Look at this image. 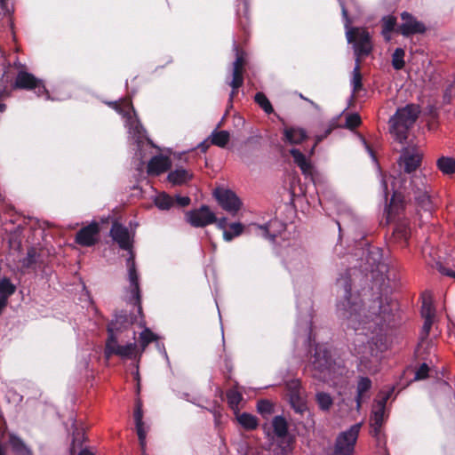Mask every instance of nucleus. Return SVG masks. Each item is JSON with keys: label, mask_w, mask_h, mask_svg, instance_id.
<instances>
[{"label": "nucleus", "mask_w": 455, "mask_h": 455, "mask_svg": "<svg viewBox=\"0 0 455 455\" xmlns=\"http://www.w3.org/2000/svg\"><path fill=\"white\" fill-rule=\"evenodd\" d=\"M341 297L337 303V314L348 329L355 331L352 351L359 359L358 369L375 374L379 371V352L383 347V326L390 321L396 307L381 297L367 307L358 293L352 292L350 270L337 280Z\"/></svg>", "instance_id": "1"}, {"label": "nucleus", "mask_w": 455, "mask_h": 455, "mask_svg": "<svg viewBox=\"0 0 455 455\" xmlns=\"http://www.w3.org/2000/svg\"><path fill=\"white\" fill-rule=\"evenodd\" d=\"M422 153L414 148H404L397 161L399 173L397 176H392L391 190L393 196L387 212L388 222L395 220V217L399 211L403 209L402 204H397L399 198L398 191L412 192L415 201L420 210L430 216L433 211V205L428 195L429 187L427 183V177L419 171L421 164Z\"/></svg>", "instance_id": "2"}, {"label": "nucleus", "mask_w": 455, "mask_h": 455, "mask_svg": "<svg viewBox=\"0 0 455 455\" xmlns=\"http://www.w3.org/2000/svg\"><path fill=\"white\" fill-rule=\"evenodd\" d=\"M130 321L125 315H116L108 326V338L106 342L107 357L113 355L124 359L140 358L147 346L156 339V335L148 329L140 334L139 346L135 342V331H129Z\"/></svg>", "instance_id": "3"}, {"label": "nucleus", "mask_w": 455, "mask_h": 455, "mask_svg": "<svg viewBox=\"0 0 455 455\" xmlns=\"http://www.w3.org/2000/svg\"><path fill=\"white\" fill-rule=\"evenodd\" d=\"M110 236L118 243L121 249L131 251L132 235L126 227L118 222H114L110 229ZM126 266L128 268L131 298L134 300V303H139L140 299L139 275L136 270L134 255L132 251H130V257L127 259Z\"/></svg>", "instance_id": "4"}, {"label": "nucleus", "mask_w": 455, "mask_h": 455, "mask_svg": "<svg viewBox=\"0 0 455 455\" xmlns=\"http://www.w3.org/2000/svg\"><path fill=\"white\" fill-rule=\"evenodd\" d=\"M342 16L345 20L346 37L349 44H353L355 55L356 59L367 56L372 50L371 36L364 28L350 27L351 20L348 17V8L350 5H355V0H339Z\"/></svg>", "instance_id": "5"}, {"label": "nucleus", "mask_w": 455, "mask_h": 455, "mask_svg": "<svg viewBox=\"0 0 455 455\" xmlns=\"http://www.w3.org/2000/svg\"><path fill=\"white\" fill-rule=\"evenodd\" d=\"M109 105L125 118V126L128 129L129 136L137 144L139 150L145 142L150 143L149 139L146 136L145 129L137 119L135 110L129 99L111 102Z\"/></svg>", "instance_id": "6"}, {"label": "nucleus", "mask_w": 455, "mask_h": 455, "mask_svg": "<svg viewBox=\"0 0 455 455\" xmlns=\"http://www.w3.org/2000/svg\"><path fill=\"white\" fill-rule=\"evenodd\" d=\"M310 371L314 378L324 382L333 380L336 364L332 363L330 351L325 345H317L310 361Z\"/></svg>", "instance_id": "7"}, {"label": "nucleus", "mask_w": 455, "mask_h": 455, "mask_svg": "<svg viewBox=\"0 0 455 455\" xmlns=\"http://www.w3.org/2000/svg\"><path fill=\"white\" fill-rule=\"evenodd\" d=\"M418 108L414 105H407L397 109L396 113L389 121V130L395 139L403 143L407 139L409 129L413 125L418 117Z\"/></svg>", "instance_id": "8"}, {"label": "nucleus", "mask_w": 455, "mask_h": 455, "mask_svg": "<svg viewBox=\"0 0 455 455\" xmlns=\"http://www.w3.org/2000/svg\"><path fill=\"white\" fill-rule=\"evenodd\" d=\"M289 401L294 411L306 418L304 425L306 427L312 428L315 426L313 415L309 411L304 391L301 390L299 379H291L286 383Z\"/></svg>", "instance_id": "9"}, {"label": "nucleus", "mask_w": 455, "mask_h": 455, "mask_svg": "<svg viewBox=\"0 0 455 455\" xmlns=\"http://www.w3.org/2000/svg\"><path fill=\"white\" fill-rule=\"evenodd\" d=\"M362 424L357 423L341 432L336 438L333 455H353Z\"/></svg>", "instance_id": "10"}, {"label": "nucleus", "mask_w": 455, "mask_h": 455, "mask_svg": "<svg viewBox=\"0 0 455 455\" xmlns=\"http://www.w3.org/2000/svg\"><path fill=\"white\" fill-rule=\"evenodd\" d=\"M14 86L19 89L34 90L38 97L45 95L50 99L48 91L42 80L37 79L32 74L26 71H20L17 75Z\"/></svg>", "instance_id": "11"}, {"label": "nucleus", "mask_w": 455, "mask_h": 455, "mask_svg": "<svg viewBox=\"0 0 455 455\" xmlns=\"http://www.w3.org/2000/svg\"><path fill=\"white\" fill-rule=\"evenodd\" d=\"M213 195L221 208L232 216H235L242 207L239 197L229 189L216 188Z\"/></svg>", "instance_id": "12"}, {"label": "nucleus", "mask_w": 455, "mask_h": 455, "mask_svg": "<svg viewBox=\"0 0 455 455\" xmlns=\"http://www.w3.org/2000/svg\"><path fill=\"white\" fill-rule=\"evenodd\" d=\"M389 397V395H386L381 399L377 400L372 409L371 415V435L378 439L379 442L381 440V427L385 420V410L386 403Z\"/></svg>", "instance_id": "13"}, {"label": "nucleus", "mask_w": 455, "mask_h": 455, "mask_svg": "<svg viewBox=\"0 0 455 455\" xmlns=\"http://www.w3.org/2000/svg\"><path fill=\"white\" fill-rule=\"evenodd\" d=\"M187 221L193 227L203 228L216 221V215L206 205L187 212Z\"/></svg>", "instance_id": "14"}, {"label": "nucleus", "mask_w": 455, "mask_h": 455, "mask_svg": "<svg viewBox=\"0 0 455 455\" xmlns=\"http://www.w3.org/2000/svg\"><path fill=\"white\" fill-rule=\"evenodd\" d=\"M366 264L373 275L375 272L384 275L387 272L388 267L383 259V251L379 247H370L367 249Z\"/></svg>", "instance_id": "15"}, {"label": "nucleus", "mask_w": 455, "mask_h": 455, "mask_svg": "<svg viewBox=\"0 0 455 455\" xmlns=\"http://www.w3.org/2000/svg\"><path fill=\"white\" fill-rule=\"evenodd\" d=\"M100 227L97 222H92L82 228L76 235V243L81 246L90 247L98 241Z\"/></svg>", "instance_id": "16"}, {"label": "nucleus", "mask_w": 455, "mask_h": 455, "mask_svg": "<svg viewBox=\"0 0 455 455\" xmlns=\"http://www.w3.org/2000/svg\"><path fill=\"white\" fill-rule=\"evenodd\" d=\"M403 23L398 27L397 31L403 36L414 34L424 33L426 28L423 23L418 21L412 15L404 12L401 15Z\"/></svg>", "instance_id": "17"}, {"label": "nucleus", "mask_w": 455, "mask_h": 455, "mask_svg": "<svg viewBox=\"0 0 455 455\" xmlns=\"http://www.w3.org/2000/svg\"><path fill=\"white\" fill-rule=\"evenodd\" d=\"M256 228L255 233L264 238L274 241L275 238L284 229V224L278 220H271L265 225H253Z\"/></svg>", "instance_id": "18"}, {"label": "nucleus", "mask_w": 455, "mask_h": 455, "mask_svg": "<svg viewBox=\"0 0 455 455\" xmlns=\"http://www.w3.org/2000/svg\"><path fill=\"white\" fill-rule=\"evenodd\" d=\"M235 50H237L236 45L235 44ZM238 52V51H236ZM244 60L243 56L236 52L235 60L233 63V78L229 83V85L232 87V92L230 93V99H232L237 92V89L242 86L243 83V69Z\"/></svg>", "instance_id": "19"}, {"label": "nucleus", "mask_w": 455, "mask_h": 455, "mask_svg": "<svg viewBox=\"0 0 455 455\" xmlns=\"http://www.w3.org/2000/svg\"><path fill=\"white\" fill-rule=\"evenodd\" d=\"M307 138L305 129L299 126H284L283 129V140L290 145H299Z\"/></svg>", "instance_id": "20"}, {"label": "nucleus", "mask_w": 455, "mask_h": 455, "mask_svg": "<svg viewBox=\"0 0 455 455\" xmlns=\"http://www.w3.org/2000/svg\"><path fill=\"white\" fill-rule=\"evenodd\" d=\"M169 157L159 155L152 157L148 164V173L152 176H158L171 167Z\"/></svg>", "instance_id": "21"}, {"label": "nucleus", "mask_w": 455, "mask_h": 455, "mask_svg": "<svg viewBox=\"0 0 455 455\" xmlns=\"http://www.w3.org/2000/svg\"><path fill=\"white\" fill-rule=\"evenodd\" d=\"M290 153L294 163L298 167H299L302 174L313 179L314 167L310 160H308L306 156L297 148L291 149Z\"/></svg>", "instance_id": "22"}, {"label": "nucleus", "mask_w": 455, "mask_h": 455, "mask_svg": "<svg viewBox=\"0 0 455 455\" xmlns=\"http://www.w3.org/2000/svg\"><path fill=\"white\" fill-rule=\"evenodd\" d=\"M421 315L424 319H435V309L433 306L432 295L425 291L422 296Z\"/></svg>", "instance_id": "23"}, {"label": "nucleus", "mask_w": 455, "mask_h": 455, "mask_svg": "<svg viewBox=\"0 0 455 455\" xmlns=\"http://www.w3.org/2000/svg\"><path fill=\"white\" fill-rule=\"evenodd\" d=\"M191 178H192V174L188 171H187L183 168H177L176 170L172 171L168 174V180L172 185L184 184L187 181H188Z\"/></svg>", "instance_id": "24"}, {"label": "nucleus", "mask_w": 455, "mask_h": 455, "mask_svg": "<svg viewBox=\"0 0 455 455\" xmlns=\"http://www.w3.org/2000/svg\"><path fill=\"white\" fill-rule=\"evenodd\" d=\"M235 414L236 416V420L244 429L254 430L257 428L259 422L254 415L247 412L240 413L239 411Z\"/></svg>", "instance_id": "25"}, {"label": "nucleus", "mask_w": 455, "mask_h": 455, "mask_svg": "<svg viewBox=\"0 0 455 455\" xmlns=\"http://www.w3.org/2000/svg\"><path fill=\"white\" fill-rule=\"evenodd\" d=\"M439 171L444 175H452L455 173V158L450 156H441L436 161Z\"/></svg>", "instance_id": "26"}, {"label": "nucleus", "mask_w": 455, "mask_h": 455, "mask_svg": "<svg viewBox=\"0 0 455 455\" xmlns=\"http://www.w3.org/2000/svg\"><path fill=\"white\" fill-rule=\"evenodd\" d=\"M371 387V381L367 377H360L358 383H357V388H356V405L359 409L362 403V401L363 399L364 394L368 392Z\"/></svg>", "instance_id": "27"}, {"label": "nucleus", "mask_w": 455, "mask_h": 455, "mask_svg": "<svg viewBox=\"0 0 455 455\" xmlns=\"http://www.w3.org/2000/svg\"><path fill=\"white\" fill-rule=\"evenodd\" d=\"M9 443L15 455H31L30 449L15 435H10Z\"/></svg>", "instance_id": "28"}, {"label": "nucleus", "mask_w": 455, "mask_h": 455, "mask_svg": "<svg viewBox=\"0 0 455 455\" xmlns=\"http://www.w3.org/2000/svg\"><path fill=\"white\" fill-rule=\"evenodd\" d=\"M394 237L397 241L404 242L406 243L410 237L411 235V228L408 225V222L405 220L397 222L395 224V229H394Z\"/></svg>", "instance_id": "29"}, {"label": "nucleus", "mask_w": 455, "mask_h": 455, "mask_svg": "<svg viewBox=\"0 0 455 455\" xmlns=\"http://www.w3.org/2000/svg\"><path fill=\"white\" fill-rule=\"evenodd\" d=\"M396 26V19L394 16L388 15L382 19V36L386 41L391 40V32L395 30Z\"/></svg>", "instance_id": "30"}, {"label": "nucleus", "mask_w": 455, "mask_h": 455, "mask_svg": "<svg viewBox=\"0 0 455 455\" xmlns=\"http://www.w3.org/2000/svg\"><path fill=\"white\" fill-rule=\"evenodd\" d=\"M154 203L159 210L167 211L174 206V198L165 193H160L156 196Z\"/></svg>", "instance_id": "31"}, {"label": "nucleus", "mask_w": 455, "mask_h": 455, "mask_svg": "<svg viewBox=\"0 0 455 455\" xmlns=\"http://www.w3.org/2000/svg\"><path fill=\"white\" fill-rule=\"evenodd\" d=\"M272 427L278 437H284L288 432V424L282 416H275L272 420Z\"/></svg>", "instance_id": "32"}, {"label": "nucleus", "mask_w": 455, "mask_h": 455, "mask_svg": "<svg viewBox=\"0 0 455 455\" xmlns=\"http://www.w3.org/2000/svg\"><path fill=\"white\" fill-rule=\"evenodd\" d=\"M351 86L354 93L359 92L363 87L362 75L360 72V60L358 59H355V65L352 72Z\"/></svg>", "instance_id": "33"}, {"label": "nucleus", "mask_w": 455, "mask_h": 455, "mask_svg": "<svg viewBox=\"0 0 455 455\" xmlns=\"http://www.w3.org/2000/svg\"><path fill=\"white\" fill-rule=\"evenodd\" d=\"M330 204L336 208L338 214L340 215L341 220L349 219L350 217L352 218L350 208L340 199L335 197L333 200L330 201Z\"/></svg>", "instance_id": "34"}, {"label": "nucleus", "mask_w": 455, "mask_h": 455, "mask_svg": "<svg viewBox=\"0 0 455 455\" xmlns=\"http://www.w3.org/2000/svg\"><path fill=\"white\" fill-rule=\"evenodd\" d=\"M243 225L240 222H234L229 225L228 230H224L223 239L226 242L232 241L235 237L239 236L243 232Z\"/></svg>", "instance_id": "35"}, {"label": "nucleus", "mask_w": 455, "mask_h": 455, "mask_svg": "<svg viewBox=\"0 0 455 455\" xmlns=\"http://www.w3.org/2000/svg\"><path fill=\"white\" fill-rule=\"evenodd\" d=\"M227 399L229 407L235 413L239 411V404L243 399L241 393L235 388L229 389L227 392Z\"/></svg>", "instance_id": "36"}, {"label": "nucleus", "mask_w": 455, "mask_h": 455, "mask_svg": "<svg viewBox=\"0 0 455 455\" xmlns=\"http://www.w3.org/2000/svg\"><path fill=\"white\" fill-rule=\"evenodd\" d=\"M229 132L227 131L213 132L211 135V141L213 145L225 148L229 141Z\"/></svg>", "instance_id": "37"}, {"label": "nucleus", "mask_w": 455, "mask_h": 455, "mask_svg": "<svg viewBox=\"0 0 455 455\" xmlns=\"http://www.w3.org/2000/svg\"><path fill=\"white\" fill-rule=\"evenodd\" d=\"M405 52L402 48H396L392 55V66L395 70H400L404 67Z\"/></svg>", "instance_id": "38"}, {"label": "nucleus", "mask_w": 455, "mask_h": 455, "mask_svg": "<svg viewBox=\"0 0 455 455\" xmlns=\"http://www.w3.org/2000/svg\"><path fill=\"white\" fill-rule=\"evenodd\" d=\"M316 402L319 405V408L323 411H328L332 405V398L331 396L324 392H319L316 394Z\"/></svg>", "instance_id": "39"}, {"label": "nucleus", "mask_w": 455, "mask_h": 455, "mask_svg": "<svg viewBox=\"0 0 455 455\" xmlns=\"http://www.w3.org/2000/svg\"><path fill=\"white\" fill-rule=\"evenodd\" d=\"M254 100L256 103L267 113L271 114L273 113L274 109L272 107V104L268 100V99L266 97V95L263 92H257Z\"/></svg>", "instance_id": "40"}, {"label": "nucleus", "mask_w": 455, "mask_h": 455, "mask_svg": "<svg viewBox=\"0 0 455 455\" xmlns=\"http://www.w3.org/2000/svg\"><path fill=\"white\" fill-rule=\"evenodd\" d=\"M257 410L263 417H267L273 411V405L267 400H261L257 404Z\"/></svg>", "instance_id": "41"}, {"label": "nucleus", "mask_w": 455, "mask_h": 455, "mask_svg": "<svg viewBox=\"0 0 455 455\" xmlns=\"http://www.w3.org/2000/svg\"><path fill=\"white\" fill-rule=\"evenodd\" d=\"M135 425H136V431H137V435L139 437L140 444L141 448L144 449L146 446V435H147V431L145 429L144 423L143 422H140V424L135 423Z\"/></svg>", "instance_id": "42"}, {"label": "nucleus", "mask_w": 455, "mask_h": 455, "mask_svg": "<svg viewBox=\"0 0 455 455\" xmlns=\"http://www.w3.org/2000/svg\"><path fill=\"white\" fill-rule=\"evenodd\" d=\"M433 323H434V319H424V323H423L422 331H421L420 346L423 345V343L425 342V339L428 336Z\"/></svg>", "instance_id": "43"}, {"label": "nucleus", "mask_w": 455, "mask_h": 455, "mask_svg": "<svg viewBox=\"0 0 455 455\" xmlns=\"http://www.w3.org/2000/svg\"><path fill=\"white\" fill-rule=\"evenodd\" d=\"M361 123L360 116L357 114L348 115L346 118V127L353 129L357 127Z\"/></svg>", "instance_id": "44"}, {"label": "nucleus", "mask_w": 455, "mask_h": 455, "mask_svg": "<svg viewBox=\"0 0 455 455\" xmlns=\"http://www.w3.org/2000/svg\"><path fill=\"white\" fill-rule=\"evenodd\" d=\"M428 371H429V368H428L427 364L425 363H422L420 365V367L415 372L414 379L420 380V379H426L427 377Z\"/></svg>", "instance_id": "45"}, {"label": "nucleus", "mask_w": 455, "mask_h": 455, "mask_svg": "<svg viewBox=\"0 0 455 455\" xmlns=\"http://www.w3.org/2000/svg\"><path fill=\"white\" fill-rule=\"evenodd\" d=\"M134 420L135 423L140 424L142 421L143 412H142V405L140 401L136 403L135 410H134Z\"/></svg>", "instance_id": "46"}, {"label": "nucleus", "mask_w": 455, "mask_h": 455, "mask_svg": "<svg viewBox=\"0 0 455 455\" xmlns=\"http://www.w3.org/2000/svg\"><path fill=\"white\" fill-rule=\"evenodd\" d=\"M175 204L180 207H185L190 204V198L188 196H177L174 199V204Z\"/></svg>", "instance_id": "47"}, {"label": "nucleus", "mask_w": 455, "mask_h": 455, "mask_svg": "<svg viewBox=\"0 0 455 455\" xmlns=\"http://www.w3.org/2000/svg\"><path fill=\"white\" fill-rule=\"evenodd\" d=\"M380 184H381V188L383 189L384 196L387 199V197L389 194V191H388V186H387V180L386 176L381 175Z\"/></svg>", "instance_id": "48"}, {"label": "nucleus", "mask_w": 455, "mask_h": 455, "mask_svg": "<svg viewBox=\"0 0 455 455\" xmlns=\"http://www.w3.org/2000/svg\"><path fill=\"white\" fill-rule=\"evenodd\" d=\"M214 223L216 224V226L219 229H221L223 231L228 230L226 228V227H227V219L226 218H220V219L216 218V221Z\"/></svg>", "instance_id": "49"}, {"label": "nucleus", "mask_w": 455, "mask_h": 455, "mask_svg": "<svg viewBox=\"0 0 455 455\" xmlns=\"http://www.w3.org/2000/svg\"><path fill=\"white\" fill-rule=\"evenodd\" d=\"M330 133V130L326 131L325 134L323 136H317L316 137V142L315 144V146L312 148V149L310 150V155H312L314 153V150H315V148L316 146V144L318 142H320L324 137H326L328 134Z\"/></svg>", "instance_id": "50"}, {"label": "nucleus", "mask_w": 455, "mask_h": 455, "mask_svg": "<svg viewBox=\"0 0 455 455\" xmlns=\"http://www.w3.org/2000/svg\"><path fill=\"white\" fill-rule=\"evenodd\" d=\"M7 303H8V299L0 297V314L2 313L3 309L6 307Z\"/></svg>", "instance_id": "51"}, {"label": "nucleus", "mask_w": 455, "mask_h": 455, "mask_svg": "<svg viewBox=\"0 0 455 455\" xmlns=\"http://www.w3.org/2000/svg\"><path fill=\"white\" fill-rule=\"evenodd\" d=\"M299 96H300L301 99L308 101L314 108H318V106L315 102H313L312 100L305 98L302 94H300Z\"/></svg>", "instance_id": "52"}, {"label": "nucleus", "mask_w": 455, "mask_h": 455, "mask_svg": "<svg viewBox=\"0 0 455 455\" xmlns=\"http://www.w3.org/2000/svg\"><path fill=\"white\" fill-rule=\"evenodd\" d=\"M78 455H94L92 452L88 450H82Z\"/></svg>", "instance_id": "53"}, {"label": "nucleus", "mask_w": 455, "mask_h": 455, "mask_svg": "<svg viewBox=\"0 0 455 455\" xmlns=\"http://www.w3.org/2000/svg\"><path fill=\"white\" fill-rule=\"evenodd\" d=\"M199 148H202L203 151H204L207 148L206 142H203L200 144Z\"/></svg>", "instance_id": "54"}, {"label": "nucleus", "mask_w": 455, "mask_h": 455, "mask_svg": "<svg viewBox=\"0 0 455 455\" xmlns=\"http://www.w3.org/2000/svg\"><path fill=\"white\" fill-rule=\"evenodd\" d=\"M161 350H162V353H163L164 356L165 357V359L167 361H169V358H168V355H167V353H166V350L164 349V347L161 348Z\"/></svg>", "instance_id": "55"}, {"label": "nucleus", "mask_w": 455, "mask_h": 455, "mask_svg": "<svg viewBox=\"0 0 455 455\" xmlns=\"http://www.w3.org/2000/svg\"><path fill=\"white\" fill-rule=\"evenodd\" d=\"M6 108L5 104L0 102V112H4Z\"/></svg>", "instance_id": "56"}, {"label": "nucleus", "mask_w": 455, "mask_h": 455, "mask_svg": "<svg viewBox=\"0 0 455 455\" xmlns=\"http://www.w3.org/2000/svg\"><path fill=\"white\" fill-rule=\"evenodd\" d=\"M446 275L455 278V272L454 271H447Z\"/></svg>", "instance_id": "57"}, {"label": "nucleus", "mask_w": 455, "mask_h": 455, "mask_svg": "<svg viewBox=\"0 0 455 455\" xmlns=\"http://www.w3.org/2000/svg\"><path fill=\"white\" fill-rule=\"evenodd\" d=\"M34 254H35L34 250H30V251L28 252V256L29 258H30V257H32Z\"/></svg>", "instance_id": "58"}, {"label": "nucleus", "mask_w": 455, "mask_h": 455, "mask_svg": "<svg viewBox=\"0 0 455 455\" xmlns=\"http://www.w3.org/2000/svg\"><path fill=\"white\" fill-rule=\"evenodd\" d=\"M337 224L339 226V229L340 230V222H339V220L337 221Z\"/></svg>", "instance_id": "59"}]
</instances>
